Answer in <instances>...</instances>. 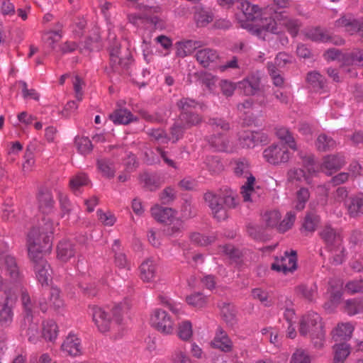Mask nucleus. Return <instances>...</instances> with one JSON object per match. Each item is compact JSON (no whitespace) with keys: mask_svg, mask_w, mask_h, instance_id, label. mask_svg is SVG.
Instances as JSON below:
<instances>
[{"mask_svg":"<svg viewBox=\"0 0 363 363\" xmlns=\"http://www.w3.org/2000/svg\"><path fill=\"white\" fill-rule=\"evenodd\" d=\"M39 207L43 212L48 213L54 205V200L50 191L45 187H40L37 196Z\"/></svg>","mask_w":363,"mask_h":363,"instance_id":"cd10ccee","label":"nucleus"},{"mask_svg":"<svg viewBox=\"0 0 363 363\" xmlns=\"http://www.w3.org/2000/svg\"><path fill=\"white\" fill-rule=\"evenodd\" d=\"M208 141L216 151L225 152L228 150L229 141L222 134L213 135L208 138Z\"/></svg>","mask_w":363,"mask_h":363,"instance_id":"37998d69","label":"nucleus"},{"mask_svg":"<svg viewBox=\"0 0 363 363\" xmlns=\"http://www.w3.org/2000/svg\"><path fill=\"white\" fill-rule=\"evenodd\" d=\"M109 118L115 124L127 125L134 121L133 115L126 108H119L109 116Z\"/></svg>","mask_w":363,"mask_h":363,"instance_id":"72a5a7b5","label":"nucleus"},{"mask_svg":"<svg viewBox=\"0 0 363 363\" xmlns=\"http://www.w3.org/2000/svg\"><path fill=\"white\" fill-rule=\"evenodd\" d=\"M266 135L252 131H245L239 135V144L243 148H252L266 140Z\"/></svg>","mask_w":363,"mask_h":363,"instance_id":"6ab92c4d","label":"nucleus"},{"mask_svg":"<svg viewBox=\"0 0 363 363\" xmlns=\"http://www.w3.org/2000/svg\"><path fill=\"white\" fill-rule=\"evenodd\" d=\"M271 268L277 272H282L285 274L294 272L297 269L296 251L291 250L290 253L286 251L284 256L276 258V262L272 264Z\"/></svg>","mask_w":363,"mask_h":363,"instance_id":"ddd939ff","label":"nucleus"},{"mask_svg":"<svg viewBox=\"0 0 363 363\" xmlns=\"http://www.w3.org/2000/svg\"><path fill=\"white\" fill-rule=\"evenodd\" d=\"M238 9L241 11V13L238 15L239 23L242 28L247 30L261 15V9L259 6L247 1H241Z\"/></svg>","mask_w":363,"mask_h":363,"instance_id":"6e6552de","label":"nucleus"},{"mask_svg":"<svg viewBox=\"0 0 363 363\" xmlns=\"http://www.w3.org/2000/svg\"><path fill=\"white\" fill-rule=\"evenodd\" d=\"M306 36L314 42L327 43L332 40V36L328 31L320 27L309 29L306 33Z\"/></svg>","mask_w":363,"mask_h":363,"instance_id":"c9c22d12","label":"nucleus"},{"mask_svg":"<svg viewBox=\"0 0 363 363\" xmlns=\"http://www.w3.org/2000/svg\"><path fill=\"white\" fill-rule=\"evenodd\" d=\"M38 304L40 310L44 313L47 311L48 306L55 310L62 307L63 301L60 298L59 289L48 286L45 288L42 291L41 297L38 299Z\"/></svg>","mask_w":363,"mask_h":363,"instance_id":"9d476101","label":"nucleus"},{"mask_svg":"<svg viewBox=\"0 0 363 363\" xmlns=\"http://www.w3.org/2000/svg\"><path fill=\"white\" fill-rule=\"evenodd\" d=\"M21 335L26 336L29 342L35 343L39 338V328L37 323L33 321L32 316H25L21 325Z\"/></svg>","mask_w":363,"mask_h":363,"instance_id":"412c9836","label":"nucleus"},{"mask_svg":"<svg viewBox=\"0 0 363 363\" xmlns=\"http://www.w3.org/2000/svg\"><path fill=\"white\" fill-rule=\"evenodd\" d=\"M17 300L16 294H8L6 296L0 297V325L8 328L13 318V307Z\"/></svg>","mask_w":363,"mask_h":363,"instance_id":"1a4fd4ad","label":"nucleus"},{"mask_svg":"<svg viewBox=\"0 0 363 363\" xmlns=\"http://www.w3.org/2000/svg\"><path fill=\"white\" fill-rule=\"evenodd\" d=\"M110 63L109 67L106 68L108 74L111 72L119 74H130V66L133 62L131 52L128 48L122 50L118 42L109 48Z\"/></svg>","mask_w":363,"mask_h":363,"instance_id":"20e7f679","label":"nucleus"},{"mask_svg":"<svg viewBox=\"0 0 363 363\" xmlns=\"http://www.w3.org/2000/svg\"><path fill=\"white\" fill-rule=\"evenodd\" d=\"M235 191L228 186H223L218 193L207 191L203 199L211 210L214 218L218 221L225 220L228 217V210L237 206Z\"/></svg>","mask_w":363,"mask_h":363,"instance_id":"f257e3e1","label":"nucleus"},{"mask_svg":"<svg viewBox=\"0 0 363 363\" xmlns=\"http://www.w3.org/2000/svg\"><path fill=\"white\" fill-rule=\"evenodd\" d=\"M345 64L353 65L363 62V50H354L351 52L344 54L341 59Z\"/></svg>","mask_w":363,"mask_h":363,"instance_id":"864d4df0","label":"nucleus"},{"mask_svg":"<svg viewBox=\"0 0 363 363\" xmlns=\"http://www.w3.org/2000/svg\"><path fill=\"white\" fill-rule=\"evenodd\" d=\"M358 21L355 19L352 15L347 14L341 16L339 19L336 20L334 26L337 28H345V31L353 34L357 33Z\"/></svg>","mask_w":363,"mask_h":363,"instance_id":"c756f323","label":"nucleus"},{"mask_svg":"<svg viewBox=\"0 0 363 363\" xmlns=\"http://www.w3.org/2000/svg\"><path fill=\"white\" fill-rule=\"evenodd\" d=\"M276 134L277 137L288 145L291 149L298 150L293 135L287 128L284 127L277 128Z\"/></svg>","mask_w":363,"mask_h":363,"instance_id":"3c124183","label":"nucleus"},{"mask_svg":"<svg viewBox=\"0 0 363 363\" xmlns=\"http://www.w3.org/2000/svg\"><path fill=\"white\" fill-rule=\"evenodd\" d=\"M262 155L264 160L273 165L286 164L291 158L289 150L282 145L272 144L263 151Z\"/></svg>","mask_w":363,"mask_h":363,"instance_id":"0eeeda50","label":"nucleus"},{"mask_svg":"<svg viewBox=\"0 0 363 363\" xmlns=\"http://www.w3.org/2000/svg\"><path fill=\"white\" fill-rule=\"evenodd\" d=\"M78 152L84 155L89 154L93 150L91 141L87 137L77 136L74 140Z\"/></svg>","mask_w":363,"mask_h":363,"instance_id":"09e8293b","label":"nucleus"},{"mask_svg":"<svg viewBox=\"0 0 363 363\" xmlns=\"http://www.w3.org/2000/svg\"><path fill=\"white\" fill-rule=\"evenodd\" d=\"M333 349V363H344L351 352L350 345L346 342L336 343Z\"/></svg>","mask_w":363,"mask_h":363,"instance_id":"7c9ffc66","label":"nucleus"},{"mask_svg":"<svg viewBox=\"0 0 363 363\" xmlns=\"http://www.w3.org/2000/svg\"><path fill=\"white\" fill-rule=\"evenodd\" d=\"M310 193L307 188H301L296 193V202L294 208L298 211H302L309 199Z\"/></svg>","mask_w":363,"mask_h":363,"instance_id":"6e6d98bb","label":"nucleus"},{"mask_svg":"<svg viewBox=\"0 0 363 363\" xmlns=\"http://www.w3.org/2000/svg\"><path fill=\"white\" fill-rule=\"evenodd\" d=\"M141 182L144 183L145 188L150 191H154L159 187V182L156 177L148 173H144L140 176Z\"/></svg>","mask_w":363,"mask_h":363,"instance_id":"0e129e2a","label":"nucleus"},{"mask_svg":"<svg viewBox=\"0 0 363 363\" xmlns=\"http://www.w3.org/2000/svg\"><path fill=\"white\" fill-rule=\"evenodd\" d=\"M281 213L279 211L274 210L266 212L263 216V220L266 225L269 228L277 227L281 219Z\"/></svg>","mask_w":363,"mask_h":363,"instance_id":"bf43d9fd","label":"nucleus"},{"mask_svg":"<svg viewBox=\"0 0 363 363\" xmlns=\"http://www.w3.org/2000/svg\"><path fill=\"white\" fill-rule=\"evenodd\" d=\"M178 336L184 341H188L193 335L191 323L189 320L182 322L178 326Z\"/></svg>","mask_w":363,"mask_h":363,"instance_id":"5fc2aeb1","label":"nucleus"},{"mask_svg":"<svg viewBox=\"0 0 363 363\" xmlns=\"http://www.w3.org/2000/svg\"><path fill=\"white\" fill-rule=\"evenodd\" d=\"M277 29L275 19L271 16H266L261 12L260 16L256 18L247 30L258 38L265 40L267 33H275Z\"/></svg>","mask_w":363,"mask_h":363,"instance_id":"423d86ee","label":"nucleus"},{"mask_svg":"<svg viewBox=\"0 0 363 363\" xmlns=\"http://www.w3.org/2000/svg\"><path fill=\"white\" fill-rule=\"evenodd\" d=\"M0 263L6 274L11 279L16 280L19 276V269L14 257L10 255H2L0 257Z\"/></svg>","mask_w":363,"mask_h":363,"instance_id":"5701e85b","label":"nucleus"},{"mask_svg":"<svg viewBox=\"0 0 363 363\" xmlns=\"http://www.w3.org/2000/svg\"><path fill=\"white\" fill-rule=\"evenodd\" d=\"M177 198V191L172 186L164 188L160 194V199L164 205L171 204Z\"/></svg>","mask_w":363,"mask_h":363,"instance_id":"052dcab7","label":"nucleus"},{"mask_svg":"<svg viewBox=\"0 0 363 363\" xmlns=\"http://www.w3.org/2000/svg\"><path fill=\"white\" fill-rule=\"evenodd\" d=\"M140 278L147 282L153 281L156 274V264L152 259H147L140 267Z\"/></svg>","mask_w":363,"mask_h":363,"instance_id":"2f4dec72","label":"nucleus"},{"mask_svg":"<svg viewBox=\"0 0 363 363\" xmlns=\"http://www.w3.org/2000/svg\"><path fill=\"white\" fill-rule=\"evenodd\" d=\"M353 330V326L349 323L338 324L333 331V339L336 342H345L351 338Z\"/></svg>","mask_w":363,"mask_h":363,"instance_id":"393cba45","label":"nucleus"},{"mask_svg":"<svg viewBox=\"0 0 363 363\" xmlns=\"http://www.w3.org/2000/svg\"><path fill=\"white\" fill-rule=\"evenodd\" d=\"M255 182V177L253 175H250L247 177L245 184L242 186L241 194L243 201L245 202L256 201L258 198L257 191L253 188Z\"/></svg>","mask_w":363,"mask_h":363,"instance_id":"4c0bfd02","label":"nucleus"},{"mask_svg":"<svg viewBox=\"0 0 363 363\" xmlns=\"http://www.w3.org/2000/svg\"><path fill=\"white\" fill-rule=\"evenodd\" d=\"M178 119L188 129L199 125L202 121V117L196 112H180Z\"/></svg>","mask_w":363,"mask_h":363,"instance_id":"79ce46f5","label":"nucleus"},{"mask_svg":"<svg viewBox=\"0 0 363 363\" xmlns=\"http://www.w3.org/2000/svg\"><path fill=\"white\" fill-rule=\"evenodd\" d=\"M296 291L309 302L314 301L318 296V286L315 283L300 284L296 288Z\"/></svg>","mask_w":363,"mask_h":363,"instance_id":"f704fd0d","label":"nucleus"},{"mask_svg":"<svg viewBox=\"0 0 363 363\" xmlns=\"http://www.w3.org/2000/svg\"><path fill=\"white\" fill-rule=\"evenodd\" d=\"M198 105H200L198 101L188 97H183L177 103V106L180 112H191V110Z\"/></svg>","mask_w":363,"mask_h":363,"instance_id":"13d9d810","label":"nucleus"},{"mask_svg":"<svg viewBox=\"0 0 363 363\" xmlns=\"http://www.w3.org/2000/svg\"><path fill=\"white\" fill-rule=\"evenodd\" d=\"M296 220V213L294 211L286 213L284 220L277 225V230L279 233H285L292 228Z\"/></svg>","mask_w":363,"mask_h":363,"instance_id":"4d7b16f0","label":"nucleus"},{"mask_svg":"<svg viewBox=\"0 0 363 363\" xmlns=\"http://www.w3.org/2000/svg\"><path fill=\"white\" fill-rule=\"evenodd\" d=\"M345 164V158L342 154H330L323 158L320 169L323 172L330 176L342 168Z\"/></svg>","mask_w":363,"mask_h":363,"instance_id":"4468645a","label":"nucleus"},{"mask_svg":"<svg viewBox=\"0 0 363 363\" xmlns=\"http://www.w3.org/2000/svg\"><path fill=\"white\" fill-rule=\"evenodd\" d=\"M307 82L310 87L315 92L327 91L326 80L323 76L317 72H311L307 74Z\"/></svg>","mask_w":363,"mask_h":363,"instance_id":"b1692460","label":"nucleus"},{"mask_svg":"<svg viewBox=\"0 0 363 363\" xmlns=\"http://www.w3.org/2000/svg\"><path fill=\"white\" fill-rule=\"evenodd\" d=\"M194 19L199 27H205L214 19L213 12L209 9L197 7L194 13Z\"/></svg>","mask_w":363,"mask_h":363,"instance_id":"e433bc0d","label":"nucleus"},{"mask_svg":"<svg viewBox=\"0 0 363 363\" xmlns=\"http://www.w3.org/2000/svg\"><path fill=\"white\" fill-rule=\"evenodd\" d=\"M195 57L203 67L206 68L211 64L217 62L219 60V55L216 50L207 48L199 50Z\"/></svg>","mask_w":363,"mask_h":363,"instance_id":"4be33fe9","label":"nucleus"},{"mask_svg":"<svg viewBox=\"0 0 363 363\" xmlns=\"http://www.w3.org/2000/svg\"><path fill=\"white\" fill-rule=\"evenodd\" d=\"M320 216L315 212H306L303 218L301 227L300 228L301 233L305 236L313 234L320 224Z\"/></svg>","mask_w":363,"mask_h":363,"instance_id":"a211bd4d","label":"nucleus"},{"mask_svg":"<svg viewBox=\"0 0 363 363\" xmlns=\"http://www.w3.org/2000/svg\"><path fill=\"white\" fill-rule=\"evenodd\" d=\"M151 213L157 221L164 223L174 216L175 211L172 208L156 205L151 208Z\"/></svg>","mask_w":363,"mask_h":363,"instance_id":"ea45409f","label":"nucleus"},{"mask_svg":"<svg viewBox=\"0 0 363 363\" xmlns=\"http://www.w3.org/2000/svg\"><path fill=\"white\" fill-rule=\"evenodd\" d=\"M220 308L223 319L225 323L231 326L236 324V310L234 306L229 303H223Z\"/></svg>","mask_w":363,"mask_h":363,"instance_id":"c03bdc74","label":"nucleus"},{"mask_svg":"<svg viewBox=\"0 0 363 363\" xmlns=\"http://www.w3.org/2000/svg\"><path fill=\"white\" fill-rule=\"evenodd\" d=\"M172 363H193L189 356L180 349H176L171 355Z\"/></svg>","mask_w":363,"mask_h":363,"instance_id":"338daca9","label":"nucleus"},{"mask_svg":"<svg viewBox=\"0 0 363 363\" xmlns=\"http://www.w3.org/2000/svg\"><path fill=\"white\" fill-rule=\"evenodd\" d=\"M75 254L74 245L69 241H61L57 245V256L64 261L67 262L69 259L74 257Z\"/></svg>","mask_w":363,"mask_h":363,"instance_id":"a19ab883","label":"nucleus"},{"mask_svg":"<svg viewBox=\"0 0 363 363\" xmlns=\"http://www.w3.org/2000/svg\"><path fill=\"white\" fill-rule=\"evenodd\" d=\"M281 25L286 28L293 37L297 35L300 28V23L297 19L292 18H284V21L281 23Z\"/></svg>","mask_w":363,"mask_h":363,"instance_id":"69168bd1","label":"nucleus"},{"mask_svg":"<svg viewBox=\"0 0 363 363\" xmlns=\"http://www.w3.org/2000/svg\"><path fill=\"white\" fill-rule=\"evenodd\" d=\"M52 223L50 220L45 221L42 226L33 228L27 237L28 255L31 256L32 248L36 251L34 255L50 253L52 250Z\"/></svg>","mask_w":363,"mask_h":363,"instance_id":"f03ea898","label":"nucleus"},{"mask_svg":"<svg viewBox=\"0 0 363 363\" xmlns=\"http://www.w3.org/2000/svg\"><path fill=\"white\" fill-rule=\"evenodd\" d=\"M62 350L70 356H77L81 354L80 340L75 335H69L62 345Z\"/></svg>","mask_w":363,"mask_h":363,"instance_id":"c85d7f7f","label":"nucleus"},{"mask_svg":"<svg viewBox=\"0 0 363 363\" xmlns=\"http://www.w3.org/2000/svg\"><path fill=\"white\" fill-rule=\"evenodd\" d=\"M187 303L193 307L201 308L205 307L208 302V297L201 292H195L186 298Z\"/></svg>","mask_w":363,"mask_h":363,"instance_id":"de8ad7c7","label":"nucleus"},{"mask_svg":"<svg viewBox=\"0 0 363 363\" xmlns=\"http://www.w3.org/2000/svg\"><path fill=\"white\" fill-rule=\"evenodd\" d=\"M290 363H311V358L305 350L297 349L292 354Z\"/></svg>","mask_w":363,"mask_h":363,"instance_id":"774afa93","label":"nucleus"},{"mask_svg":"<svg viewBox=\"0 0 363 363\" xmlns=\"http://www.w3.org/2000/svg\"><path fill=\"white\" fill-rule=\"evenodd\" d=\"M319 235L326 245V248L333 252L342 245V238L331 225H325L319 233Z\"/></svg>","mask_w":363,"mask_h":363,"instance_id":"2eb2a0df","label":"nucleus"},{"mask_svg":"<svg viewBox=\"0 0 363 363\" xmlns=\"http://www.w3.org/2000/svg\"><path fill=\"white\" fill-rule=\"evenodd\" d=\"M302 336L310 334L313 344L316 348H321L325 342V331L320 316L315 312H309L300 320L298 329Z\"/></svg>","mask_w":363,"mask_h":363,"instance_id":"7ed1b4c3","label":"nucleus"},{"mask_svg":"<svg viewBox=\"0 0 363 363\" xmlns=\"http://www.w3.org/2000/svg\"><path fill=\"white\" fill-rule=\"evenodd\" d=\"M238 86L245 96L255 95L260 89V79L252 74L238 82Z\"/></svg>","mask_w":363,"mask_h":363,"instance_id":"aec40b11","label":"nucleus"},{"mask_svg":"<svg viewBox=\"0 0 363 363\" xmlns=\"http://www.w3.org/2000/svg\"><path fill=\"white\" fill-rule=\"evenodd\" d=\"M211 346L224 353H230L233 350V342L227 332L220 326L216 330L215 336L211 342Z\"/></svg>","mask_w":363,"mask_h":363,"instance_id":"dca6fc26","label":"nucleus"},{"mask_svg":"<svg viewBox=\"0 0 363 363\" xmlns=\"http://www.w3.org/2000/svg\"><path fill=\"white\" fill-rule=\"evenodd\" d=\"M150 323L157 331L169 335L174 330V323L168 313L162 309H155L151 316Z\"/></svg>","mask_w":363,"mask_h":363,"instance_id":"f8f14e48","label":"nucleus"},{"mask_svg":"<svg viewBox=\"0 0 363 363\" xmlns=\"http://www.w3.org/2000/svg\"><path fill=\"white\" fill-rule=\"evenodd\" d=\"M233 172L238 177H245L252 175L250 172V162L245 157H240L231 162Z\"/></svg>","mask_w":363,"mask_h":363,"instance_id":"a878e982","label":"nucleus"},{"mask_svg":"<svg viewBox=\"0 0 363 363\" xmlns=\"http://www.w3.org/2000/svg\"><path fill=\"white\" fill-rule=\"evenodd\" d=\"M96 166L103 177L108 179H112L115 177L116 168L112 160L109 158L97 159Z\"/></svg>","mask_w":363,"mask_h":363,"instance_id":"473e14b6","label":"nucleus"},{"mask_svg":"<svg viewBox=\"0 0 363 363\" xmlns=\"http://www.w3.org/2000/svg\"><path fill=\"white\" fill-rule=\"evenodd\" d=\"M35 252H36L35 250L32 248V254L29 257L33 262L36 277L42 286H48L50 277V267L46 259L43 258V255H34Z\"/></svg>","mask_w":363,"mask_h":363,"instance_id":"9b49d317","label":"nucleus"},{"mask_svg":"<svg viewBox=\"0 0 363 363\" xmlns=\"http://www.w3.org/2000/svg\"><path fill=\"white\" fill-rule=\"evenodd\" d=\"M205 162L208 169L212 174L219 173L223 169L222 163L216 156H208Z\"/></svg>","mask_w":363,"mask_h":363,"instance_id":"680f3d73","label":"nucleus"},{"mask_svg":"<svg viewBox=\"0 0 363 363\" xmlns=\"http://www.w3.org/2000/svg\"><path fill=\"white\" fill-rule=\"evenodd\" d=\"M90 183L88 176L84 173H79L73 176L69 180V187L73 191H77L82 186Z\"/></svg>","mask_w":363,"mask_h":363,"instance_id":"8fccbe9b","label":"nucleus"},{"mask_svg":"<svg viewBox=\"0 0 363 363\" xmlns=\"http://www.w3.org/2000/svg\"><path fill=\"white\" fill-rule=\"evenodd\" d=\"M92 318L99 330L106 333L111 328L112 322L120 324L122 321V308L120 305L113 306L111 311V315L104 308L97 306H89Z\"/></svg>","mask_w":363,"mask_h":363,"instance_id":"39448f33","label":"nucleus"},{"mask_svg":"<svg viewBox=\"0 0 363 363\" xmlns=\"http://www.w3.org/2000/svg\"><path fill=\"white\" fill-rule=\"evenodd\" d=\"M344 311L349 315L363 312V299H348L345 302Z\"/></svg>","mask_w":363,"mask_h":363,"instance_id":"49530a36","label":"nucleus"},{"mask_svg":"<svg viewBox=\"0 0 363 363\" xmlns=\"http://www.w3.org/2000/svg\"><path fill=\"white\" fill-rule=\"evenodd\" d=\"M348 215L357 218L363 215V193H358L349 196L345 201Z\"/></svg>","mask_w":363,"mask_h":363,"instance_id":"f3484780","label":"nucleus"},{"mask_svg":"<svg viewBox=\"0 0 363 363\" xmlns=\"http://www.w3.org/2000/svg\"><path fill=\"white\" fill-rule=\"evenodd\" d=\"M186 129L187 128L179 119L176 120L169 128V133L172 142L177 143L182 139Z\"/></svg>","mask_w":363,"mask_h":363,"instance_id":"603ef678","label":"nucleus"},{"mask_svg":"<svg viewBox=\"0 0 363 363\" xmlns=\"http://www.w3.org/2000/svg\"><path fill=\"white\" fill-rule=\"evenodd\" d=\"M196 215L195 206L189 200H184L181 206V216L184 219H190Z\"/></svg>","mask_w":363,"mask_h":363,"instance_id":"e2e57ef3","label":"nucleus"},{"mask_svg":"<svg viewBox=\"0 0 363 363\" xmlns=\"http://www.w3.org/2000/svg\"><path fill=\"white\" fill-rule=\"evenodd\" d=\"M201 42L188 40L183 42H178L176 44V55L179 57H184L191 55L196 49L201 47Z\"/></svg>","mask_w":363,"mask_h":363,"instance_id":"bb28decb","label":"nucleus"},{"mask_svg":"<svg viewBox=\"0 0 363 363\" xmlns=\"http://www.w3.org/2000/svg\"><path fill=\"white\" fill-rule=\"evenodd\" d=\"M58 332V327L56 323L52 320L45 321L43 324V336L45 340L50 342L54 341Z\"/></svg>","mask_w":363,"mask_h":363,"instance_id":"a18cd8bd","label":"nucleus"},{"mask_svg":"<svg viewBox=\"0 0 363 363\" xmlns=\"http://www.w3.org/2000/svg\"><path fill=\"white\" fill-rule=\"evenodd\" d=\"M315 147L320 152H328L334 150L337 145L335 140L325 133L318 135L315 143Z\"/></svg>","mask_w":363,"mask_h":363,"instance_id":"58836bf2","label":"nucleus"}]
</instances>
